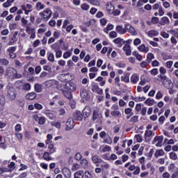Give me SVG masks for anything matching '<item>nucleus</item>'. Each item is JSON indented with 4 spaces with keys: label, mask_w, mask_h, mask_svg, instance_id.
Instances as JSON below:
<instances>
[{
    "label": "nucleus",
    "mask_w": 178,
    "mask_h": 178,
    "mask_svg": "<svg viewBox=\"0 0 178 178\" xmlns=\"http://www.w3.org/2000/svg\"><path fill=\"white\" fill-rule=\"evenodd\" d=\"M6 92V97L8 101L12 102L16 99V97H17V91H16V89L15 88L11 86H7Z\"/></svg>",
    "instance_id": "obj_1"
},
{
    "label": "nucleus",
    "mask_w": 178,
    "mask_h": 178,
    "mask_svg": "<svg viewBox=\"0 0 178 178\" xmlns=\"http://www.w3.org/2000/svg\"><path fill=\"white\" fill-rule=\"evenodd\" d=\"M159 79H161V81H162L163 86L165 87V88H170V86H172V81L170 79H169L166 75L163 74H159L158 75Z\"/></svg>",
    "instance_id": "obj_2"
},
{
    "label": "nucleus",
    "mask_w": 178,
    "mask_h": 178,
    "mask_svg": "<svg viewBox=\"0 0 178 178\" xmlns=\"http://www.w3.org/2000/svg\"><path fill=\"white\" fill-rule=\"evenodd\" d=\"M39 15L43 17L44 20H49L52 15V11L49 8H46L43 12L40 13Z\"/></svg>",
    "instance_id": "obj_3"
},
{
    "label": "nucleus",
    "mask_w": 178,
    "mask_h": 178,
    "mask_svg": "<svg viewBox=\"0 0 178 178\" xmlns=\"http://www.w3.org/2000/svg\"><path fill=\"white\" fill-rule=\"evenodd\" d=\"M163 143V136H156L152 142V144H156L155 145L158 147H161Z\"/></svg>",
    "instance_id": "obj_4"
},
{
    "label": "nucleus",
    "mask_w": 178,
    "mask_h": 178,
    "mask_svg": "<svg viewBox=\"0 0 178 178\" xmlns=\"http://www.w3.org/2000/svg\"><path fill=\"white\" fill-rule=\"evenodd\" d=\"M7 54L10 57V59H16L17 54H16V47H11L7 49Z\"/></svg>",
    "instance_id": "obj_5"
},
{
    "label": "nucleus",
    "mask_w": 178,
    "mask_h": 178,
    "mask_svg": "<svg viewBox=\"0 0 178 178\" xmlns=\"http://www.w3.org/2000/svg\"><path fill=\"white\" fill-rule=\"evenodd\" d=\"M124 28L126 31H128L132 35H137V31L130 24H125Z\"/></svg>",
    "instance_id": "obj_6"
},
{
    "label": "nucleus",
    "mask_w": 178,
    "mask_h": 178,
    "mask_svg": "<svg viewBox=\"0 0 178 178\" xmlns=\"http://www.w3.org/2000/svg\"><path fill=\"white\" fill-rule=\"evenodd\" d=\"M15 73H16V69H15L13 67H8L6 69L5 74L7 76V77L13 78Z\"/></svg>",
    "instance_id": "obj_7"
},
{
    "label": "nucleus",
    "mask_w": 178,
    "mask_h": 178,
    "mask_svg": "<svg viewBox=\"0 0 178 178\" xmlns=\"http://www.w3.org/2000/svg\"><path fill=\"white\" fill-rule=\"evenodd\" d=\"M92 92H96L99 95H102V94H104V90H102L97 83L92 84Z\"/></svg>",
    "instance_id": "obj_8"
},
{
    "label": "nucleus",
    "mask_w": 178,
    "mask_h": 178,
    "mask_svg": "<svg viewBox=\"0 0 178 178\" xmlns=\"http://www.w3.org/2000/svg\"><path fill=\"white\" fill-rule=\"evenodd\" d=\"M64 88L67 91H76V84L73 82H67L64 86Z\"/></svg>",
    "instance_id": "obj_9"
},
{
    "label": "nucleus",
    "mask_w": 178,
    "mask_h": 178,
    "mask_svg": "<svg viewBox=\"0 0 178 178\" xmlns=\"http://www.w3.org/2000/svg\"><path fill=\"white\" fill-rule=\"evenodd\" d=\"M154 136H155V132L152 131V130H146L145 133V141L146 143H149V141H151V140L147 138L154 137Z\"/></svg>",
    "instance_id": "obj_10"
},
{
    "label": "nucleus",
    "mask_w": 178,
    "mask_h": 178,
    "mask_svg": "<svg viewBox=\"0 0 178 178\" xmlns=\"http://www.w3.org/2000/svg\"><path fill=\"white\" fill-rule=\"evenodd\" d=\"M74 127V121L73 120V118H70L67 120L66 122V130H72Z\"/></svg>",
    "instance_id": "obj_11"
},
{
    "label": "nucleus",
    "mask_w": 178,
    "mask_h": 178,
    "mask_svg": "<svg viewBox=\"0 0 178 178\" xmlns=\"http://www.w3.org/2000/svg\"><path fill=\"white\" fill-rule=\"evenodd\" d=\"M62 173L66 178L72 177V171H70V170L66 167H64L62 169Z\"/></svg>",
    "instance_id": "obj_12"
},
{
    "label": "nucleus",
    "mask_w": 178,
    "mask_h": 178,
    "mask_svg": "<svg viewBox=\"0 0 178 178\" xmlns=\"http://www.w3.org/2000/svg\"><path fill=\"white\" fill-rule=\"evenodd\" d=\"M83 115L84 119L88 118L91 115V108L90 106H86L83 110Z\"/></svg>",
    "instance_id": "obj_13"
},
{
    "label": "nucleus",
    "mask_w": 178,
    "mask_h": 178,
    "mask_svg": "<svg viewBox=\"0 0 178 178\" xmlns=\"http://www.w3.org/2000/svg\"><path fill=\"white\" fill-rule=\"evenodd\" d=\"M92 161L93 162V163H95V165H96V166H99V163H102V160L101 159V157H99V156H92Z\"/></svg>",
    "instance_id": "obj_14"
},
{
    "label": "nucleus",
    "mask_w": 178,
    "mask_h": 178,
    "mask_svg": "<svg viewBox=\"0 0 178 178\" xmlns=\"http://www.w3.org/2000/svg\"><path fill=\"white\" fill-rule=\"evenodd\" d=\"M159 24H161V26H168V24H170V20H169L168 17H163L160 19Z\"/></svg>",
    "instance_id": "obj_15"
},
{
    "label": "nucleus",
    "mask_w": 178,
    "mask_h": 178,
    "mask_svg": "<svg viewBox=\"0 0 178 178\" xmlns=\"http://www.w3.org/2000/svg\"><path fill=\"white\" fill-rule=\"evenodd\" d=\"M74 120H83V113L81 111H76L73 114Z\"/></svg>",
    "instance_id": "obj_16"
},
{
    "label": "nucleus",
    "mask_w": 178,
    "mask_h": 178,
    "mask_svg": "<svg viewBox=\"0 0 178 178\" xmlns=\"http://www.w3.org/2000/svg\"><path fill=\"white\" fill-rule=\"evenodd\" d=\"M106 10H107V13L108 15H113V11L115 10V6L111 3H107Z\"/></svg>",
    "instance_id": "obj_17"
},
{
    "label": "nucleus",
    "mask_w": 178,
    "mask_h": 178,
    "mask_svg": "<svg viewBox=\"0 0 178 178\" xmlns=\"http://www.w3.org/2000/svg\"><path fill=\"white\" fill-rule=\"evenodd\" d=\"M5 104H6L5 97L0 95V112H2L5 109Z\"/></svg>",
    "instance_id": "obj_18"
},
{
    "label": "nucleus",
    "mask_w": 178,
    "mask_h": 178,
    "mask_svg": "<svg viewBox=\"0 0 178 178\" xmlns=\"http://www.w3.org/2000/svg\"><path fill=\"white\" fill-rule=\"evenodd\" d=\"M17 34L19 32L15 31L13 35V37L10 39V42H8V45H13L16 41H17Z\"/></svg>",
    "instance_id": "obj_19"
},
{
    "label": "nucleus",
    "mask_w": 178,
    "mask_h": 178,
    "mask_svg": "<svg viewBox=\"0 0 178 178\" xmlns=\"http://www.w3.org/2000/svg\"><path fill=\"white\" fill-rule=\"evenodd\" d=\"M139 80H140V76H138L137 74H134L131 76V83H133V84H137Z\"/></svg>",
    "instance_id": "obj_20"
},
{
    "label": "nucleus",
    "mask_w": 178,
    "mask_h": 178,
    "mask_svg": "<svg viewBox=\"0 0 178 178\" xmlns=\"http://www.w3.org/2000/svg\"><path fill=\"white\" fill-rule=\"evenodd\" d=\"M123 49L127 56H130V55H131V49L129 44H125L123 47Z\"/></svg>",
    "instance_id": "obj_21"
},
{
    "label": "nucleus",
    "mask_w": 178,
    "mask_h": 178,
    "mask_svg": "<svg viewBox=\"0 0 178 178\" xmlns=\"http://www.w3.org/2000/svg\"><path fill=\"white\" fill-rule=\"evenodd\" d=\"M138 49L140 52H144V54H147L148 51H149V48H148V47H145V44H140L139 47H138Z\"/></svg>",
    "instance_id": "obj_22"
},
{
    "label": "nucleus",
    "mask_w": 178,
    "mask_h": 178,
    "mask_svg": "<svg viewBox=\"0 0 178 178\" xmlns=\"http://www.w3.org/2000/svg\"><path fill=\"white\" fill-rule=\"evenodd\" d=\"M63 93L65 97L67 98L68 99H72L73 98V96L72 95V91L70 90L65 89L63 91Z\"/></svg>",
    "instance_id": "obj_23"
},
{
    "label": "nucleus",
    "mask_w": 178,
    "mask_h": 178,
    "mask_svg": "<svg viewBox=\"0 0 178 178\" xmlns=\"http://www.w3.org/2000/svg\"><path fill=\"white\" fill-rule=\"evenodd\" d=\"M165 155V151L163 149H160L155 152L154 156L156 158H159V156H163Z\"/></svg>",
    "instance_id": "obj_24"
},
{
    "label": "nucleus",
    "mask_w": 178,
    "mask_h": 178,
    "mask_svg": "<svg viewBox=\"0 0 178 178\" xmlns=\"http://www.w3.org/2000/svg\"><path fill=\"white\" fill-rule=\"evenodd\" d=\"M44 113L47 116V118L49 119H51V120H54V119L56 118V116L55 115V114H54L52 112L49 111H47Z\"/></svg>",
    "instance_id": "obj_25"
},
{
    "label": "nucleus",
    "mask_w": 178,
    "mask_h": 178,
    "mask_svg": "<svg viewBox=\"0 0 178 178\" xmlns=\"http://www.w3.org/2000/svg\"><path fill=\"white\" fill-rule=\"evenodd\" d=\"M74 178H84V172L81 170L76 171L74 175Z\"/></svg>",
    "instance_id": "obj_26"
},
{
    "label": "nucleus",
    "mask_w": 178,
    "mask_h": 178,
    "mask_svg": "<svg viewBox=\"0 0 178 178\" xmlns=\"http://www.w3.org/2000/svg\"><path fill=\"white\" fill-rule=\"evenodd\" d=\"M116 30L119 34H126L127 33L126 28L124 29L122 26H117Z\"/></svg>",
    "instance_id": "obj_27"
},
{
    "label": "nucleus",
    "mask_w": 178,
    "mask_h": 178,
    "mask_svg": "<svg viewBox=\"0 0 178 178\" xmlns=\"http://www.w3.org/2000/svg\"><path fill=\"white\" fill-rule=\"evenodd\" d=\"M51 153L49 152H44L43 158L44 161H52L54 159L51 157Z\"/></svg>",
    "instance_id": "obj_28"
},
{
    "label": "nucleus",
    "mask_w": 178,
    "mask_h": 178,
    "mask_svg": "<svg viewBox=\"0 0 178 178\" xmlns=\"http://www.w3.org/2000/svg\"><path fill=\"white\" fill-rule=\"evenodd\" d=\"M145 104L148 105V106H152L154 104H156L155 100L154 99L148 98L145 101Z\"/></svg>",
    "instance_id": "obj_29"
},
{
    "label": "nucleus",
    "mask_w": 178,
    "mask_h": 178,
    "mask_svg": "<svg viewBox=\"0 0 178 178\" xmlns=\"http://www.w3.org/2000/svg\"><path fill=\"white\" fill-rule=\"evenodd\" d=\"M37 97V95H35V92H32L29 94H27L26 95V99H29V100H33L34 99L35 97Z\"/></svg>",
    "instance_id": "obj_30"
},
{
    "label": "nucleus",
    "mask_w": 178,
    "mask_h": 178,
    "mask_svg": "<svg viewBox=\"0 0 178 178\" xmlns=\"http://www.w3.org/2000/svg\"><path fill=\"white\" fill-rule=\"evenodd\" d=\"M152 59H155V56H154V54L152 53H149L147 55V62H148V63H151V62H152Z\"/></svg>",
    "instance_id": "obj_31"
},
{
    "label": "nucleus",
    "mask_w": 178,
    "mask_h": 178,
    "mask_svg": "<svg viewBox=\"0 0 178 178\" xmlns=\"http://www.w3.org/2000/svg\"><path fill=\"white\" fill-rule=\"evenodd\" d=\"M36 10H42L45 9V4H42L41 2H38L35 6Z\"/></svg>",
    "instance_id": "obj_32"
},
{
    "label": "nucleus",
    "mask_w": 178,
    "mask_h": 178,
    "mask_svg": "<svg viewBox=\"0 0 178 178\" xmlns=\"http://www.w3.org/2000/svg\"><path fill=\"white\" fill-rule=\"evenodd\" d=\"M34 90H35V92H42V87L39 83H35L34 86Z\"/></svg>",
    "instance_id": "obj_33"
},
{
    "label": "nucleus",
    "mask_w": 178,
    "mask_h": 178,
    "mask_svg": "<svg viewBox=\"0 0 178 178\" xmlns=\"http://www.w3.org/2000/svg\"><path fill=\"white\" fill-rule=\"evenodd\" d=\"M48 149H49V154H54L56 152V147L54 146V144L49 145Z\"/></svg>",
    "instance_id": "obj_34"
},
{
    "label": "nucleus",
    "mask_w": 178,
    "mask_h": 178,
    "mask_svg": "<svg viewBox=\"0 0 178 178\" xmlns=\"http://www.w3.org/2000/svg\"><path fill=\"white\" fill-rule=\"evenodd\" d=\"M81 98H83V99H88V92L87 90H82L81 91Z\"/></svg>",
    "instance_id": "obj_35"
},
{
    "label": "nucleus",
    "mask_w": 178,
    "mask_h": 178,
    "mask_svg": "<svg viewBox=\"0 0 178 178\" xmlns=\"http://www.w3.org/2000/svg\"><path fill=\"white\" fill-rule=\"evenodd\" d=\"M23 81H17L15 83V87L17 88V90H22V87H23Z\"/></svg>",
    "instance_id": "obj_36"
},
{
    "label": "nucleus",
    "mask_w": 178,
    "mask_h": 178,
    "mask_svg": "<svg viewBox=\"0 0 178 178\" xmlns=\"http://www.w3.org/2000/svg\"><path fill=\"white\" fill-rule=\"evenodd\" d=\"M81 165L85 169L86 168H88V161H87V159H83L82 160H81Z\"/></svg>",
    "instance_id": "obj_37"
},
{
    "label": "nucleus",
    "mask_w": 178,
    "mask_h": 178,
    "mask_svg": "<svg viewBox=\"0 0 178 178\" xmlns=\"http://www.w3.org/2000/svg\"><path fill=\"white\" fill-rule=\"evenodd\" d=\"M56 81L55 80H49L47 81L44 84L46 86V87L49 88V87H52V86H54V84H55Z\"/></svg>",
    "instance_id": "obj_38"
},
{
    "label": "nucleus",
    "mask_w": 178,
    "mask_h": 178,
    "mask_svg": "<svg viewBox=\"0 0 178 178\" xmlns=\"http://www.w3.org/2000/svg\"><path fill=\"white\" fill-rule=\"evenodd\" d=\"M0 65L2 66H8V65H9V60H8L6 58H1Z\"/></svg>",
    "instance_id": "obj_39"
},
{
    "label": "nucleus",
    "mask_w": 178,
    "mask_h": 178,
    "mask_svg": "<svg viewBox=\"0 0 178 178\" xmlns=\"http://www.w3.org/2000/svg\"><path fill=\"white\" fill-rule=\"evenodd\" d=\"M15 2V0H7V2H5L3 4V8H9V6H12V3Z\"/></svg>",
    "instance_id": "obj_40"
},
{
    "label": "nucleus",
    "mask_w": 178,
    "mask_h": 178,
    "mask_svg": "<svg viewBox=\"0 0 178 178\" xmlns=\"http://www.w3.org/2000/svg\"><path fill=\"white\" fill-rule=\"evenodd\" d=\"M170 159L176 161L177 159V154L175 152H171L169 153Z\"/></svg>",
    "instance_id": "obj_41"
},
{
    "label": "nucleus",
    "mask_w": 178,
    "mask_h": 178,
    "mask_svg": "<svg viewBox=\"0 0 178 178\" xmlns=\"http://www.w3.org/2000/svg\"><path fill=\"white\" fill-rule=\"evenodd\" d=\"M125 115H130V116H133L134 115V113H133V109L130 108H127L124 110Z\"/></svg>",
    "instance_id": "obj_42"
},
{
    "label": "nucleus",
    "mask_w": 178,
    "mask_h": 178,
    "mask_svg": "<svg viewBox=\"0 0 178 178\" xmlns=\"http://www.w3.org/2000/svg\"><path fill=\"white\" fill-rule=\"evenodd\" d=\"M22 87L25 91H30L31 90V85L30 83H24Z\"/></svg>",
    "instance_id": "obj_43"
},
{
    "label": "nucleus",
    "mask_w": 178,
    "mask_h": 178,
    "mask_svg": "<svg viewBox=\"0 0 178 178\" xmlns=\"http://www.w3.org/2000/svg\"><path fill=\"white\" fill-rule=\"evenodd\" d=\"M111 113L112 116H118V118H122V113H120V111H118V110L111 111Z\"/></svg>",
    "instance_id": "obj_44"
},
{
    "label": "nucleus",
    "mask_w": 178,
    "mask_h": 178,
    "mask_svg": "<svg viewBox=\"0 0 178 178\" xmlns=\"http://www.w3.org/2000/svg\"><path fill=\"white\" fill-rule=\"evenodd\" d=\"M113 42H114V44H122L124 42V41L123 40V39H122L120 38H118L113 40Z\"/></svg>",
    "instance_id": "obj_45"
},
{
    "label": "nucleus",
    "mask_w": 178,
    "mask_h": 178,
    "mask_svg": "<svg viewBox=\"0 0 178 178\" xmlns=\"http://www.w3.org/2000/svg\"><path fill=\"white\" fill-rule=\"evenodd\" d=\"M121 81H124V83H129L130 82V79L129 78V76L125 75V76H121Z\"/></svg>",
    "instance_id": "obj_46"
},
{
    "label": "nucleus",
    "mask_w": 178,
    "mask_h": 178,
    "mask_svg": "<svg viewBox=\"0 0 178 178\" xmlns=\"http://www.w3.org/2000/svg\"><path fill=\"white\" fill-rule=\"evenodd\" d=\"M81 8L82 10H88V9H90V5L88 3H83L81 5Z\"/></svg>",
    "instance_id": "obj_47"
},
{
    "label": "nucleus",
    "mask_w": 178,
    "mask_h": 178,
    "mask_svg": "<svg viewBox=\"0 0 178 178\" xmlns=\"http://www.w3.org/2000/svg\"><path fill=\"white\" fill-rule=\"evenodd\" d=\"M47 59H48V60H49V62H54L55 61V56L54 55V54L51 53L49 54Z\"/></svg>",
    "instance_id": "obj_48"
},
{
    "label": "nucleus",
    "mask_w": 178,
    "mask_h": 178,
    "mask_svg": "<svg viewBox=\"0 0 178 178\" xmlns=\"http://www.w3.org/2000/svg\"><path fill=\"white\" fill-rule=\"evenodd\" d=\"M129 122H132L133 123H137V122H138V115L131 117Z\"/></svg>",
    "instance_id": "obj_49"
},
{
    "label": "nucleus",
    "mask_w": 178,
    "mask_h": 178,
    "mask_svg": "<svg viewBox=\"0 0 178 178\" xmlns=\"http://www.w3.org/2000/svg\"><path fill=\"white\" fill-rule=\"evenodd\" d=\"M135 138H136L137 143H141L143 141V136L140 134L136 135Z\"/></svg>",
    "instance_id": "obj_50"
},
{
    "label": "nucleus",
    "mask_w": 178,
    "mask_h": 178,
    "mask_svg": "<svg viewBox=\"0 0 178 178\" xmlns=\"http://www.w3.org/2000/svg\"><path fill=\"white\" fill-rule=\"evenodd\" d=\"M15 136H16L17 140H19V141H22V140H23V134L17 132V133H15Z\"/></svg>",
    "instance_id": "obj_51"
},
{
    "label": "nucleus",
    "mask_w": 178,
    "mask_h": 178,
    "mask_svg": "<svg viewBox=\"0 0 178 178\" xmlns=\"http://www.w3.org/2000/svg\"><path fill=\"white\" fill-rule=\"evenodd\" d=\"M13 79H22V74L17 73V71L15 70V73H14Z\"/></svg>",
    "instance_id": "obj_52"
},
{
    "label": "nucleus",
    "mask_w": 178,
    "mask_h": 178,
    "mask_svg": "<svg viewBox=\"0 0 178 178\" xmlns=\"http://www.w3.org/2000/svg\"><path fill=\"white\" fill-rule=\"evenodd\" d=\"M51 126L56 127V129H60V122H51Z\"/></svg>",
    "instance_id": "obj_53"
},
{
    "label": "nucleus",
    "mask_w": 178,
    "mask_h": 178,
    "mask_svg": "<svg viewBox=\"0 0 178 178\" xmlns=\"http://www.w3.org/2000/svg\"><path fill=\"white\" fill-rule=\"evenodd\" d=\"M72 56V53L70 51H66L63 54L64 59H67V58H70Z\"/></svg>",
    "instance_id": "obj_54"
},
{
    "label": "nucleus",
    "mask_w": 178,
    "mask_h": 178,
    "mask_svg": "<svg viewBox=\"0 0 178 178\" xmlns=\"http://www.w3.org/2000/svg\"><path fill=\"white\" fill-rule=\"evenodd\" d=\"M79 169H80V165L78 163H74L72 165V170L76 171Z\"/></svg>",
    "instance_id": "obj_55"
},
{
    "label": "nucleus",
    "mask_w": 178,
    "mask_h": 178,
    "mask_svg": "<svg viewBox=\"0 0 178 178\" xmlns=\"http://www.w3.org/2000/svg\"><path fill=\"white\" fill-rule=\"evenodd\" d=\"M148 34L150 37H154L158 35V32L156 31H149Z\"/></svg>",
    "instance_id": "obj_56"
},
{
    "label": "nucleus",
    "mask_w": 178,
    "mask_h": 178,
    "mask_svg": "<svg viewBox=\"0 0 178 178\" xmlns=\"http://www.w3.org/2000/svg\"><path fill=\"white\" fill-rule=\"evenodd\" d=\"M109 36L111 37V38H116V37H118V33H116V31H111L109 33Z\"/></svg>",
    "instance_id": "obj_57"
},
{
    "label": "nucleus",
    "mask_w": 178,
    "mask_h": 178,
    "mask_svg": "<svg viewBox=\"0 0 178 178\" xmlns=\"http://www.w3.org/2000/svg\"><path fill=\"white\" fill-rule=\"evenodd\" d=\"M56 58H62V51L61 50H56Z\"/></svg>",
    "instance_id": "obj_58"
},
{
    "label": "nucleus",
    "mask_w": 178,
    "mask_h": 178,
    "mask_svg": "<svg viewBox=\"0 0 178 178\" xmlns=\"http://www.w3.org/2000/svg\"><path fill=\"white\" fill-rule=\"evenodd\" d=\"M82 158L81 154H80V152H78L75 154L74 156V159H76V161H80Z\"/></svg>",
    "instance_id": "obj_59"
},
{
    "label": "nucleus",
    "mask_w": 178,
    "mask_h": 178,
    "mask_svg": "<svg viewBox=\"0 0 178 178\" xmlns=\"http://www.w3.org/2000/svg\"><path fill=\"white\" fill-rule=\"evenodd\" d=\"M101 168L102 169H109V164H108V163H103L102 165H101Z\"/></svg>",
    "instance_id": "obj_60"
},
{
    "label": "nucleus",
    "mask_w": 178,
    "mask_h": 178,
    "mask_svg": "<svg viewBox=\"0 0 178 178\" xmlns=\"http://www.w3.org/2000/svg\"><path fill=\"white\" fill-rule=\"evenodd\" d=\"M151 74H152V76H156V74H158L159 72H158V69L156 68H154L150 71Z\"/></svg>",
    "instance_id": "obj_61"
},
{
    "label": "nucleus",
    "mask_w": 178,
    "mask_h": 178,
    "mask_svg": "<svg viewBox=\"0 0 178 178\" xmlns=\"http://www.w3.org/2000/svg\"><path fill=\"white\" fill-rule=\"evenodd\" d=\"M43 70H46L47 72H51L52 68L49 66V65H45L43 66Z\"/></svg>",
    "instance_id": "obj_62"
},
{
    "label": "nucleus",
    "mask_w": 178,
    "mask_h": 178,
    "mask_svg": "<svg viewBox=\"0 0 178 178\" xmlns=\"http://www.w3.org/2000/svg\"><path fill=\"white\" fill-rule=\"evenodd\" d=\"M84 176L86 178H92V175L91 173H90V172H88V171L85 172Z\"/></svg>",
    "instance_id": "obj_63"
},
{
    "label": "nucleus",
    "mask_w": 178,
    "mask_h": 178,
    "mask_svg": "<svg viewBox=\"0 0 178 178\" xmlns=\"http://www.w3.org/2000/svg\"><path fill=\"white\" fill-rule=\"evenodd\" d=\"M39 124H44V123H45V118L44 117H40L39 118V121H38Z\"/></svg>",
    "instance_id": "obj_64"
}]
</instances>
